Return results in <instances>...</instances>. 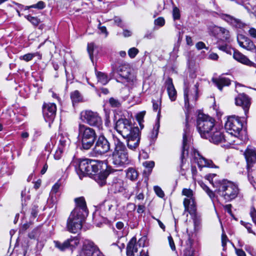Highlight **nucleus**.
<instances>
[{"label":"nucleus","instance_id":"nucleus-1","mask_svg":"<svg viewBox=\"0 0 256 256\" xmlns=\"http://www.w3.org/2000/svg\"><path fill=\"white\" fill-rule=\"evenodd\" d=\"M76 206L72 212L66 223V229L71 233L78 232L82 228V222L88 215L86 202L83 197L74 199Z\"/></svg>","mask_w":256,"mask_h":256},{"label":"nucleus","instance_id":"nucleus-2","mask_svg":"<svg viewBox=\"0 0 256 256\" xmlns=\"http://www.w3.org/2000/svg\"><path fill=\"white\" fill-rule=\"evenodd\" d=\"M216 174H210L206 176V179L216 189L215 192L226 202L234 199L238 195L239 189L238 186L234 182L226 180H214L216 177Z\"/></svg>","mask_w":256,"mask_h":256},{"label":"nucleus","instance_id":"nucleus-3","mask_svg":"<svg viewBox=\"0 0 256 256\" xmlns=\"http://www.w3.org/2000/svg\"><path fill=\"white\" fill-rule=\"evenodd\" d=\"M112 140L114 145L112 154V164L116 167H124L130 162L127 148L125 144L114 134Z\"/></svg>","mask_w":256,"mask_h":256},{"label":"nucleus","instance_id":"nucleus-4","mask_svg":"<svg viewBox=\"0 0 256 256\" xmlns=\"http://www.w3.org/2000/svg\"><path fill=\"white\" fill-rule=\"evenodd\" d=\"M102 162L100 161L84 159L80 161L76 172L80 179L84 176H94V174L102 169Z\"/></svg>","mask_w":256,"mask_h":256},{"label":"nucleus","instance_id":"nucleus-5","mask_svg":"<svg viewBox=\"0 0 256 256\" xmlns=\"http://www.w3.org/2000/svg\"><path fill=\"white\" fill-rule=\"evenodd\" d=\"M78 137L81 139L82 148L89 150L94 144L96 134L94 129L84 124H80L78 128Z\"/></svg>","mask_w":256,"mask_h":256},{"label":"nucleus","instance_id":"nucleus-6","mask_svg":"<svg viewBox=\"0 0 256 256\" xmlns=\"http://www.w3.org/2000/svg\"><path fill=\"white\" fill-rule=\"evenodd\" d=\"M196 124L198 130L203 138L208 136V134L216 127L214 119L203 114L198 115Z\"/></svg>","mask_w":256,"mask_h":256},{"label":"nucleus","instance_id":"nucleus-7","mask_svg":"<svg viewBox=\"0 0 256 256\" xmlns=\"http://www.w3.org/2000/svg\"><path fill=\"white\" fill-rule=\"evenodd\" d=\"M242 123L240 118L235 116H230L225 124L224 127L226 132L234 136L238 140H240L244 141L246 137H244L242 134Z\"/></svg>","mask_w":256,"mask_h":256},{"label":"nucleus","instance_id":"nucleus-8","mask_svg":"<svg viewBox=\"0 0 256 256\" xmlns=\"http://www.w3.org/2000/svg\"><path fill=\"white\" fill-rule=\"evenodd\" d=\"M247 162L248 178L250 183L256 188V167L253 164L256 162V154L254 150L248 148L244 152Z\"/></svg>","mask_w":256,"mask_h":256},{"label":"nucleus","instance_id":"nucleus-9","mask_svg":"<svg viewBox=\"0 0 256 256\" xmlns=\"http://www.w3.org/2000/svg\"><path fill=\"white\" fill-rule=\"evenodd\" d=\"M81 120L91 126L97 128L99 130L103 128L102 120L99 114L91 110H85L80 112Z\"/></svg>","mask_w":256,"mask_h":256},{"label":"nucleus","instance_id":"nucleus-10","mask_svg":"<svg viewBox=\"0 0 256 256\" xmlns=\"http://www.w3.org/2000/svg\"><path fill=\"white\" fill-rule=\"evenodd\" d=\"M182 194L186 196L184 198L183 204L184 207V212H188L190 214H194L196 210L194 194L190 188H183Z\"/></svg>","mask_w":256,"mask_h":256},{"label":"nucleus","instance_id":"nucleus-11","mask_svg":"<svg viewBox=\"0 0 256 256\" xmlns=\"http://www.w3.org/2000/svg\"><path fill=\"white\" fill-rule=\"evenodd\" d=\"M79 256H104L92 241L85 240L79 253Z\"/></svg>","mask_w":256,"mask_h":256},{"label":"nucleus","instance_id":"nucleus-12","mask_svg":"<svg viewBox=\"0 0 256 256\" xmlns=\"http://www.w3.org/2000/svg\"><path fill=\"white\" fill-rule=\"evenodd\" d=\"M146 237H142L137 242L136 238L133 237L126 246L127 256H140V251L145 246Z\"/></svg>","mask_w":256,"mask_h":256},{"label":"nucleus","instance_id":"nucleus-13","mask_svg":"<svg viewBox=\"0 0 256 256\" xmlns=\"http://www.w3.org/2000/svg\"><path fill=\"white\" fill-rule=\"evenodd\" d=\"M134 128L137 126H133L132 122L126 118L119 119L116 123L115 129L124 138L128 136L132 133Z\"/></svg>","mask_w":256,"mask_h":256},{"label":"nucleus","instance_id":"nucleus-14","mask_svg":"<svg viewBox=\"0 0 256 256\" xmlns=\"http://www.w3.org/2000/svg\"><path fill=\"white\" fill-rule=\"evenodd\" d=\"M118 80L123 83H126L130 86H134L136 83V78L135 74L132 72L130 68L122 66L119 70Z\"/></svg>","mask_w":256,"mask_h":256},{"label":"nucleus","instance_id":"nucleus-15","mask_svg":"<svg viewBox=\"0 0 256 256\" xmlns=\"http://www.w3.org/2000/svg\"><path fill=\"white\" fill-rule=\"evenodd\" d=\"M110 148V144L104 135H100L96 140L93 152L96 155H102L108 152Z\"/></svg>","mask_w":256,"mask_h":256},{"label":"nucleus","instance_id":"nucleus-16","mask_svg":"<svg viewBox=\"0 0 256 256\" xmlns=\"http://www.w3.org/2000/svg\"><path fill=\"white\" fill-rule=\"evenodd\" d=\"M190 141V134L189 126L188 122H186V128L184 129L183 134V142L182 153L180 156L181 164L180 167L182 168L184 163V160L188 156V149L189 148V144Z\"/></svg>","mask_w":256,"mask_h":256},{"label":"nucleus","instance_id":"nucleus-17","mask_svg":"<svg viewBox=\"0 0 256 256\" xmlns=\"http://www.w3.org/2000/svg\"><path fill=\"white\" fill-rule=\"evenodd\" d=\"M199 84L196 83L194 87L191 90L188 88H185L184 90V100L185 107L188 108L190 106V102H195L198 98V90Z\"/></svg>","mask_w":256,"mask_h":256},{"label":"nucleus","instance_id":"nucleus-18","mask_svg":"<svg viewBox=\"0 0 256 256\" xmlns=\"http://www.w3.org/2000/svg\"><path fill=\"white\" fill-rule=\"evenodd\" d=\"M80 240L77 236L71 237L63 242H60L59 241H54L55 246L62 251L69 248L72 250L78 246Z\"/></svg>","mask_w":256,"mask_h":256},{"label":"nucleus","instance_id":"nucleus-19","mask_svg":"<svg viewBox=\"0 0 256 256\" xmlns=\"http://www.w3.org/2000/svg\"><path fill=\"white\" fill-rule=\"evenodd\" d=\"M127 146L132 150H136L140 142V130L138 128H134L128 136H126Z\"/></svg>","mask_w":256,"mask_h":256},{"label":"nucleus","instance_id":"nucleus-20","mask_svg":"<svg viewBox=\"0 0 256 256\" xmlns=\"http://www.w3.org/2000/svg\"><path fill=\"white\" fill-rule=\"evenodd\" d=\"M208 135V136L204 138L208 139L210 142L215 144L227 141L223 132L218 126H216V129L213 130Z\"/></svg>","mask_w":256,"mask_h":256},{"label":"nucleus","instance_id":"nucleus-21","mask_svg":"<svg viewBox=\"0 0 256 256\" xmlns=\"http://www.w3.org/2000/svg\"><path fill=\"white\" fill-rule=\"evenodd\" d=\"M42 111L45 120L49 122H52L56 114V105L54 103L45 104L43 106Z\"/></svg>","mask_w":256,"mask_h":256},{"label":"nucleus","instance_id":"nucleus-22","mask_svg":"<svg viewBox=\"0 0 256 256\" xmlns=\"http://www.w3.org/2000/svg\"><path fill=\"white\" fill-rule=\"evenodd\" d=\"M235 104L242 106L246 116L251 104L250 98L244 93L240 94L235 98Z\"/></svg>","mask_w":256,"mask_h":256},{"label":"nucleus","instance_id":"nucleus-23","mask_svg":"<svg viewBox=\"0 0 256 256\" xmlns=\"http://www.w3.org/2000/svg\"><path fill=\"white\" fill-rule=\"evenodd\" d=\"M237 41L240 47L247 50L252 52L256 48V46L253 42L243 34H238V35Z\"/></svg>","mask_w":256,"mask_h":256},{"label":"nucleus","instance_id":"nucleus-24","mask_svg":"<svg viewBox=\"0 0 256 256\" xmlns=\"http://www.w3.org/2000/svg\"><path fill=\"white\" fill-rule=\"evenodd\" d=\"M194 158L195 162L197 163L200 168L203 167L217 168L212 160L205 158L197 151L194 152Z\"/></svg>","mask_w":256,"mask_h":256},{"label":"nucleus","instance_id":"nucleus-25","mask_svg":"<svg viewBox=\"0 0 256 256\" xmlns=\"http://www.w3.org/2000/svg\"><path fill=\"white\" fill-rule=\"evenodd\" d=\"M233 58L237 62L249 66L256 68V64L250 60L245 55L236 50H233Z\"/></svg>","mask_w":256,"mask_h":256},{"label":"nucleus","instance_id":"nucleus-26","mask_svg":"<svg viewBox=\"0 0 256 256\" xmlns=\"http://www.w3.org/2000/svg\"><path fill=\"white\" fill-rule=\"evenodd\" d=\"M212 82L220 90H222L224 86H228L230 84V80L224 76H219L218 78H212Z\"/></svg>","mask_w":256,"mask_h":256},{"label":"nucleus","instance_id":"nucleus-27","mask_svg":"<svg viewBox=\"0 0 256 256\" xmlns=\"http://www.w3.org/2000/svg\"><path fill=\"white\" fill-rule=\"evenodd\" d=\"M166 84L169 98L172 101H174L176 98V91L173 84L172 78H168Z\"/></svg>","mask_w":256,"mask_h":256},{"label":"nucleus","instance_id":"nucleus-28","mask_svg":"<svg viewBox=\"0 0 256 256\" xmlns=\"http://www.w3.org/2000/svg\"><path fill=\"white\" fill-rule=\"evenodd\" d=\"M108 173L106 171H100L99 173L94 174L93 178L100 185L102 186L106 184V180Z\"/></svg>","mask_w":256,"mask_h":256},{"label":"nucleus","instance_id":"nucleus-29","mask_svg":"<svg viewBox=\"0 0 256 256\" xmlns=\"http://www.w3.org/2000/svg\"><path fill=\"white\" fill-rule=\"evenodd\" d=\"M222 18L230 24L232 26L236 28H242L244 26V24H243L240 20L236 19L231 16L226 14H224L222 16Z\"/></svg>","mask_w":256,"mask_h":256},{"label":"nucleus","instance_id":"nucleus-30","mask_svg":"<svg viewBox=\"0 0 256 256\" xmlns=\"http://www.w3.org/2000/svg\"><path fill=\"white\" fill-rule=\"evenodd\" d=\"M124 182L120 178H114L112 183V190L114 192H122L124 190Z\"/></svg>","mask_w":256,"mask_h":256},{"label":"nucleus","instance_id":"nucleus-31","mask_svg":"<svg viewBox=\"0 0 256 256\" xmlns=\"http://www.w3.org/2000/svg\"><path fill=\"white\" fill-rule=\"evenodd\" d=\"M138 176L137 170L133 168H129L126 171V176L130 180L134 181L137 180Z\"/></svg>","mask_w":256,"mask_h":256},{"label":"nucleus","instance_id":"nucleus-32","mask_svg":"<svg viewBox=\"0 0 256 256\" xmlns=\"http://www.w3.org/2000/svg\"><path fill=\"white\" fill-rule=\"evenodd\" d=\"M187 247L184 250V256H194V249L192 247V240L188 237L186 242Z\"/></svg>","mask_w":256,"mask_h":256},{"label":"nucleus","instance_id":"nucleus-33","mask_svg":"<svg viewBox=\"0 0 256 256\" xmlns=\"http://www.w3.org/2000/svg\"><path fill=\"white\" fill-rule=\"evenodd\" d=\"M59 142V148H61L62 150H64L65 148L68 147L70 143V140L68 136H64L63 134L60 136Z\"/></svg>","mask_w":256,"mask_h":256},{"label":"nucleus","instance_id":"nucleus-34","mask_svg":"<svg viewBox=\"0 0 256 256\" xmlns=\"http://www.w3.org/2000/svg\"><path fill=\"white\" fill-rule=\"evenodd\" d=\"M198 183L202 188V189L206 192L212 201H214V199L215 198L214 193L212 190H211L210 188L202 182L199 181L198 182Z\"/></svg>","mask_w":256,"mask_h":256},{"label":"nucleus","instance_id":"nucleus-35","mask_svg":"<svg viewBox=\"0 0 256 256\" xmlns=\"http://www.w3.org/2000/svg\"><path fill=\"white\" fill-rule=\"evenodd\" d=\"M70 98L73 103L78 102L82 100V97L78 90H75L72 92Z\"/></svg>","mask_w":256,"mask_h":256},{"label":"nucleus","instance_id":"nucleus-36","mask_svg":"<svg viewBox=\"0 0 256 256\" xmlns=\"http://www.w3.org/2000/svg\"><path fill=\"white\" fill-rule=\"evenodd\" d=\"M98 82L102 84H106L108 83V80L106 75L102 72H98L96 74Z\"/></svg>","mask_w":256,"mask_h":256},{"label":"nucleus","instance_id":"nucleus-37","mask_svg":"<svg viewBox=\"0 0 256 256\" xmlns=\"http://www.w3.org/2000/svg\"><path fill=\"white\" fill-rule=\"evenodd\" d=\"M152 102L153 110L155 112H156L158 110V119L159 117L160 116V106L161 102H162L161 98H160V100H158L157 101L152 100Z\"/></svg>","mask_w":256,"mask_h":256},{"label":"nucleus","instance_id":"nucleus-38","mask_svg":"<svg viewBox=\"0 0 256 256\" xmlns=\"http://www.w3.org/2000/svg\"><path fill=\"white\" fill-rule=\"evenodd\" d=\"M160 127V120L158 119L154 126L153 130L152 132L151 137L152 138H156L158 134L159 128Z\"/></svg>","mask_w":256,"mask_h":256},{"label":"nucleus","instance_id":"nucleus-39","mask_svg":"<svg viewBox=\"0 0 256 256\" xmlns=\"http://www.w3.org/2000/svg\"><path fill=\"white\" fill-rule=\"evenodd\" d=\"M96 48V46L94 44V43L92 42L90 44H88V52L89 54L90 58L92 61L93 60V54L94 50Z\"/></svg>","mask_w":256,"mask_h":256},{"label":"nucleus","instance_id":"nucleus-40","mask_svg":"<svg viewBox=\"0 0 256 256\" xmlns=\"http://www.w3.org/2000/svg\"><path fill=\"white\" fill-rule=\"evenodd\" d=\"M25 18L34 26H38L40 22V20L38 18L30 15L26 16Z\"/></svg>","mask_w":256,"mask_h":256},{"label":"nucleus","instance_id":"nucleus-41","mask_svg":"<svg viewBox=\"0 0 256 256\" xmlns=\"http://www.w3.org/2000/svg\"><path fill=\"white\" fill-rule=\"evenodd\" d=\"M36 56V53H28L20 57V59L24 60L26 62H29L34 57Z\"/></svg>","mask_w":256,"mask_h":256},{"label":"nucleus","instance_id":"nucleus-42","mask_svg":"<svg viewBox=\"0 0 256 256\" xmlns=\"http://www.w3.org/2000/svg\"><path fill=\"white\" fill-rule=\"evenodd\" d=\"M218 48L226 52V54H231L232 53V51H233V48H232L230 46L227 44L225 45H221L218 46Z\"/></svg>","mask_w":256,"mask_h":256},{"label":"nucleus","instance_id":"nucleus-43","mask_svg":"<svg viewBox=\"0 0 256 256\" xmlns=\"http://www.w3.org/2000/svg\"><path fill=\"white\" fill-rule=\"evenodd\" d=\"M220 32L223 35L222 38L226 40H228L230 38V34L228 30L226 29L220 27L219 28Z\"/></svg>","mask_w":256,"mask_h":256},{"label":"nucleus","instance_id":"nucleus-44","mask_svg":"<svg viewBox=\"0 0 256 256\" xmlns=\"http://www.w3.org/2000/svg\"><path fill=\"white\" fill-rule=\"evenodd\" d=\"M139 50L136 48H132L128 50V55L131 58H134L138 53Z\"/></svg>","mask_w":256,"mask_h":256},{"label":"nucleus","instance_id":"nucleus-45","mask_svg":"<svg viewBox=\"0 0 256 256\" xmlns=\"http://www.w3.org/2000/svg\"><path fill=\"white\" fill-rule=\"evenodd\" d=\"M154 24L156 26L162 27L165 24V20L162 17H158L154 20Z\"/></svg>","mask_w":256,"mask_h":256},{"label":"nucleus","instance_id":"nucleus-46","mask_svg":"<svg viewBox=\"0 0 256 256\" xmlns=\"http://www.w3.org/2000/svg\"><path fill=\"white\" fill-rule=\"evenodd\" d=\"M154 189L156 194L159 197L162 198L164 196V192L160 186H154Z\"/></svg>","mask_w":256,"mask_h":256},{"label":"nucleus","instance_id":"nucleus-47","mask_svg":"<svg viewBox=\"0 0 256 256\" xmlns=\"http://www.w3.org/2000/svg\"><path fill=\"white\" fill-rule=\"evenodd\" d=\"M109 102L110 106L112 107H119L120 105V103L119 100L113 98H110Z\"/></svg>","mask_w":256,"mask_h":256},{"label":"nucleus","instance_id":"nucleus-48","mask_svg":"<svg viewBox=\"0 0 256 256\" xmlns=\"http://www.w3.org/2000/svg\"><path fill=\"white\" fill-rule=\"evenodd\" d=\"M60 186L61 184L59 182H56L52 188L50 194L52 195L53 194H56L58 192Z\"/></svg>","mask_w":256,"mask_h":256},{"label":"nucleus","instance_id":"nucleus-49","mask_svg":"<svg viewBox=\"0 0 256 256\" xmlns=\"http://www.w3.org/2000/svg\"><path fill=\"white\" fill-rule=\"evenodd\" d=\"M250 214L253 222L256 224V210L254 207L250 208Z\"/></svg>","mask_w":256,"mask_h":256},{"label":"nucleus","instance_id":"nucleus-50","mask_svg":"<svg viewBox=\"0 0 256 256\" xmlns=\"http://www.w3.org/2000/svg\"><path fill=\"white\" fill-rule=\"evenodd\" d=\"M30 7L38 10H42L45 7V4L42 1H39L37 4L31 5Z\"/></svg>","mask_w":256,"mask_h":256},{"label":"nucleus","instance_id":"nucleus-51","mask_svg":"<svg viewBox=\"0 0 256 256\" xmlns=\"http://www.w3.org/2000/svg\"><path fill=\"white\" fill-rule=\"evenodd\" d=\"M172 15H173V18H174V20H178L180 18V10L178 8L174 7L173 8Z\"/></svg>","mask_w":256,"mask_h":256},{"label":"nucleus","instance_id":"nucleus-52","mask_svg":"<svg viewBox=\"0 0 256 256\" xmlns=\"http://www.w3.org/2000/svg\"><path fill=\"white\" fill-rule=\"evenodd\" d=\"M113 203H114V200H106L104 202V205L106 208L110 211L111 210L113 206Z\"/></svg>","mask_w":256,"mask_h":256},{"label":"nucleus","instance_id":"nucleus-53","mask_svg":"<svg viewBox=\"0 0 256 256\" xmlns=\"http://www.w3.org/2000/svg\"><path fill=\"white\" fill-rule=\"evenodd\" d=\"M228 240L226 235L224 233H222V244L224 248V249L226 246Z\"/></svg>","mask_w":256,"mask_h":256},{"label":"nucleus","instance_id":"nucleus-54","mask_svg":"<svg viewBox=\"0 0 256 256\" xmlns=\"http://www.w3.org/2000/svg\"><path fill=\"white\" fill-rule=\"evenodd\" d=\"M143 165L150 170L154 166V162L153 161H146L143 163Z\"/></svg>","mask_w":256,"mask_h":256},{"label":"nucleus","instance_id":"nucleus-55","mask_svg":"<svg viewBox=\"0 0 256 256\" xmlns=\"http://www.w3.org/2000/svg\"><path fill=\"white\" fill-rule=\"evenodd\" d=\"M242 222V224L248 230V231L249 233H252L254 235L256 234L255 232L252 230V224H250L244 222Z\"/></svg>","mask_w":256,"mask_h":256},{"label":"nucleus","instance_id":"nucleus-56","mask_svg":"<svg viewBox=\"0 0 256 256\" xmlns=\"http://www.w3.org/2000/svg\"><path fill=\"white\" fill-rule=\"evenodd\" d=\"M168 240L170 246L172 249V250H176V246L171 236H169L168 237Z\"/></svg>","mask_w":256,"mask_h":256},{"label":"nucleus","instance_id":"nucleus-57","mask_svg":"<svg viewBox=\"0 0 256 256\" xmlns=\"http://www.w3.org/2000/svg\"><path fill=\"white\" fill-rule=\"evenodd\" d=\"M63 150H62L61 148H58V149L56 151L54 158L56 160H59L61 157L62 153V152Z\"/></svg>","mask_w":256,"mask_h":256},{"label":"nucleus","instance_id":"nucleus-58","mask_svg":"<svg viewBox=\"0 0 256 256\" xmlns=\"http://www.w3.org/2000/svg\"><path fill=\"white\" fill-rule=\"evenodd\" d=\"M249 35L252 38L256 40V29L254 28H251L248 30Z\"/></svg>","mask_w":256,"mask_h":256},{"label":"nucleus","instance_id":"nucleus-59","mask_svg":"<svg viewBox=\"0 0 256 256\" xmlns=\"http://www.w3.org/2000/svg\"><path fill=\"white\" fill-rule=\"evenodd\" d=\"M236 253L238 256H246L245 252L240 248H234Z\"/></svg>","mask_w":256,"mask_h":256},{"label":"nucleus","instance_id":"nucleus-60","mask_svg":"<svg viewBox=\"0 0 256 256\" xmlns=\"http://www.w3.org/2000/svg\"><path fill=\"white\" fill-rule=\"evenodd\" d=\"M196 46L198 50H202L204 48L208 49V48H206L205 44L202 42H200L196 43Z\"/></svg>","mask_w":256,"mask_h":256},{"label":"nucleus","instance_id":"nucleus-61","mask_svg":"<svg viewBox=\"0 0 256 256\" xmlns=\"http://www.w3.org/2000/svg\"><path fill=\"white\" fill-rule=\"evenodd\" d=\"M38 206H34L32 210L31 214L34 218H36L38 215Z\"/></svg>","mask_w":256,"mask_h":256},{"label":"nucleus","instance_id":"nucleus-62","mask_svg":"<svg viewBox=\"0 0 256 256\" xmlns=\"http://www.w3.org/2000/svg\"><path fill=\"white\" fill-rule=\"evenodd\" d=\"M224 209L226 211L228 214H232V205L230 204H226L224 206Z\"/></svg>","mask_w":256,"mask_h":256},{"label":"nucleus","instance_id":"nucleus-63","mask_svg":"<svg viewBox=\"0 0 256 256\" xmlns=\"http://www.w3.org/2000/svg\"><path fill=\"white\" fill-rule=\"evenodd\" d=\"M98 28H99V30L100 31V33L101 34H105V37L107 36H108V32L106 30V28L105 26H100Z\"/></svg>","mask_w":256,"mask_h":256},{"label":"nucleus","instance_id":"nucleus-64","mask_svg":"<svg viewBox=\"0 0 256 256\" xmlns=\"http://www.w3.org/2000/svg\"><path fill=\"white\" fill-rule=\"evenodd\" d=\"M208 58L210 60H216L218 59V56L216 54L212 52L209 54Z\"/></svg>","mask_w":256,"mask_h":256}]
</instances>
